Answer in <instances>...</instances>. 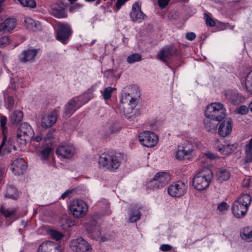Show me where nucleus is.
Here are the masks:
<instances>
[{
  "instance_id": "f257e3e1",
  "label": "nucleus",
  "mask_w": 252,
  "mask_h": 252,
  "mask_svg": "<svg viewBox=\"0 0 252 252\" xmlns=\"http://www.w3.org/2000/svg\"><path fill=\"white\" fill-rule=\"evenodd\" d=\"M213 178V172L208 168H204L193 177L192 186L198 190H203L209 186Z\"/></svg>"
},
{
  "instance_id": "f03ea898",
  "label": "nucleus",
  "mask_w": 252,
  "mask_h": 252,
  "mask_svg": "<svg viewBox=\"0 0 252 252\" xmlns=\"http://www.w3.org/2000/svg\"><path fill=\"white\" fill-rule=\"evenodd\" d=\"M121 158L116 154L112 153H102L98 159V163L100 166L106 168L110 171H115L120 166Z\"/></svg>"
},
{
  "instance_id": "7ed1b4c3",
  "label": "nucleus",
  "mask_w": 252,
  "mask_h": 252,
  "mask_svg": "<svg viewBox=\"0 0 252 252\" xmlns=\"http://www.w3.org/2000/svg\"><path fill=\"white\" fill-rule=\"evenodd\" d=\"M137 105L135 98L129 93H124L119 106L120 111L127 118H130L134 114V110Z\"/></svg>"
},
{
  "instance_id": "20e7f679",
  "label": "nucleus",
  "mask_w": 252,
  "mask_h": 252,
  "mask_svg": "<svg viewBox=\"0 0 252 252\" xmlns=\"http://www.w3.org/2000/svg\"><path fill=\"white\" fill-rule=\"evenodd\" d=\"M205 115L206 117L213 118L216 121H221L226 116L225 109L220 103H212L207 106Z\"/></svg>"
},
{
  "instance_id": "39448f33",
  "label": "nucleus",
  "mask_w": 252,
  "mask_h": 252,
  "mask_svg": "<svg viewBox=\"0 0 252 252\" xmlns=\"http://www.w3.org/2000/svg\"><path fill=\"white\" fill-rule=\"evenodd\" d=\"M170 180V176L167 172H158L153 179L147 182L146 186L153 189H158L167 185Z\"/></svg>"
},
{
  "instance_id": "423d86ee",
  "label": "nucleus",
  "mask_w": 252,
  "mask_h": 252,
  "mask_svg": "<svg viewBox=\"0 0 252 252\" xmlns=\"http://www.w3.org/2000/svg\"><path fill=\"white\" fill-rule=\"evenodd\" d=\"M69 208L72 215L76 218L83 217L88 210L87 204L81 199H76L71 201L69 204Z\"/></svg>"
},
{
  "instance_id": "0eeeda50",
  "label": "nucleus",
  "mask_w": 252,
  "mask_h": 252,
  "mask_svg": "<svg viewBox=\"0 0 252 252\" xmlns=\"http://www.w3.org/2000/svg\"><path fill=\"white\" fill-rule=\"evenodd\" d=\"M56 39L63 44H66L71 36L72 31L70 26L68 24L59 22L57 24Z\"/></svg>"
},
{
  "instance_id": "6e6552de",
  "label": "nucleus",
  "mask_w": 252,
  "mask_h": 252,
  "mask_svg": "<svg viewBox=\"0 0 252 252\" xmlns=\"http://www.w3.org/2000/svg\"><path fill=\"white\" fill-rule=\"evenodd\" d=\"M33 131L32 127L27 123H22L17 130V137L22 144H26L33 137Z\"/></svg>"
},
{
  "instance_id": "1a4fd4ad",
  "label": "nucleus",
  "mask_w": 252,
  "mask_h": 252,
  "mask_svg": "<svg viewBox=\"0 0 252 252\" xmlns=\"http://www.w3.org/2000/svg\"><path fill=\"white\" fill-rule=\"evenodd\" d=\"M187 188L186 184L181 181H178L169 186L168 193L171 196L179 197L186 193Z\"/></svg>"
},
{
  "instance_id": "9d476101",
  "label": "nucleus",
  "mask_w": 252,
  "mask_h": 252,
  "mask_svg": "<svg viewBox=\"0 0 252 252\" xmlns=\"http://www.w3.org/2000/svg\"><path fill=\"white\" fill-rule=\"evenodd\" d=\"M139 140L144 146L152 147L157 144L158 138L153 132L145 131L139 134Z\"/></svg>"
},
{
  "instance_id": "9b49d317",
  "label": "nucleus",
  "mask_w": 252,
  "mask_h": 252,
  "mask_svg": "<svg viewBox=\"0 0 252 252\" xmlns=\"http://www.w3.org/2000/svg\"><path fill=\"white\" fill-rule=\"evenodd\" d=\"M179 53L173 46L165 47L161 49L157 55V58L165 63H168V60L173 56H179Z\"/></svg>"
},
{
  "instance_id": "f8f14e48",
  "label": "nucleus",
  "mask_w": 252,
  "mask_h": 252,
  "mask_svg": "<svg viewBox=\"0 0 252 252\" xmlns=\"http://www.w3.org/2000/svg\"><path fill=\"white\" fill-rule=\"evenodd\" d=\"M70 246L76 252H88L92 249V246L81 237L71 241Z\"/></svg>"
},
{
  "instance_id": "ddd939ff",
  "label": "nucleus",
  "mask_w": 252,
  "mask_h": 252,
  "mask_svg": "<svg viewBox=\"0 0 252 252\" xmlns=\"http://www.w3.org/2000/svg\"><path fill=\"white\" fill-rule=\"evenodd\" d=\"M193 150L192 144L188 142H185L183 144L178 146L176 152V157L178 159H183L185 157L190 154Z\"/></svg>"
},
{
  "instance_id": "4468645a",
  "label": "nucleus",
  "mask_w": 252,
  "mask_h": 252,
  "mask_svg": "<svg viewBox=\"0 0 252 252\" xmlns=\"http://www.w3.org/2000/svg\"><path fill=\"white\" fill-rule=\"evenodd\" d=\"M60 109V108L58 107L50 113L45 115L42 119V126L44 127H49L53 126L56 122L57 116Z\"/></svg>"
},
{
  "instance_id": "2eb2a0df",
  "label": "nucleus",
  "mask_w": 252,
  "mask_h": 252,
  "mask_svg": "<svg viewBox=\"0 0 252 252\" xmlns=\"http://www.w3.org/2000/svg\"><path fill=\"white\" fill-rule=\"evenodd\" d=\"M27 167V163L24 158H21L14 160L11 163L10 168L15 175H20L23 174Z\"/></svg>"
},
{
  "instance_id": "dca6fc26",
  "label": "nucleus",
  "mask_w": 252,
  "mask_h": 252,
  "mask_svg": "<svg viewBox=\"0 0 252 252\" xmlns=\"http://www.w3.org/2000/svg\"><path fill=\"white\" fill-rule=\"evenodd\" d=\"M130 16L134 22H140L146 18V16L141 10L140 5L137 2L133 4Z\"/></svg>"
},
{
  "instance_id": "f3484780",
  "label": "nucleus",
  "mask_w": 252,
  "mask_h": 252,
  "mask_svg": "<svg viewBox=\"0 0 252 252\" xmlns=\"http://www.w3.org/2000/svg\"><path fill=\"white\" fill-rule=\"evenodd\" d=\"M232 128V121L230 118H227L220 125L218 132L223 137L227 136L230 134Z\"/></svg>"
},
{
  "instance_id": "a211bd4d",
  "label": "nucleus",
  "mask_w": 252,
  "mask_h": 252,
  "mask_svg": "<svg viewBox=\"0 0 252 252\" xmlns=\"http://www.w3.org/2000/svg\"><path fill=\"white\" fill-rule=\"evenodd\" d=\"M61 247L52 241H48L41 244L38 252H61Z\"/></svg>"
},
{
  "instance_id": "6ab92c4d",
  "label": "nucleus",
  "mask_w": 252,
  "mask_h": 252,
  "mask_svg": "<svg viewBox=\"0 0 252 252\" xmlns=\"http://www.w3.org/2000/svg\"><path fill=\"white\" fill-rule=\"evenodd\" d=\"M38 50L34 48H29L24 50L20 57V61L22 63L32 62L34 60L38 53Z\"/></svg>"
},
{
  "instance_id": "aec40b11",
  "label": "nucleus",
  "mask_w": 252,
  "mask_h": 252,
  "mask_svg": "<svg viewBox=\"0 0 252 252\" xmlns=\"http://www.w3.org/2000/svg\"><path fill=\"white\" fill-rule=\"evenodd\" d=\"M249 207L235 201L232 206V211L234 216L237 218L244 217Z\"/></svg>"
},
{
  "instance_id": "412c9836",
  "label": "nucleus",
  "mask_w": 252,
  "mask_h": 252,
  "mask_svg": "<svg viewBox=\"0 0 252 252\" xmlns=\"http://www.w3.org/2000/svg\"><path fill=\"white\" fill-rule=\"evenodd\" d=\"M74 153V148L68 145L60 146L56 150V154L63 158H70Z\"/></svg>"
},
{
  "instance_id": "4be33fe9",
  "label": "nucleus",
  "mask_w": 252,
  "mask_h": 252,
  "mask_svg": "<svg viewBox=\"0 0 252 252\" xmlns=\"http://www.w3.org/2000/svg\"><path fill=\"white\" fill-rule=\"evenodd\" d=\"M51 13L57 18H65L66 14L64 5L62 3H55L51 5Z\"/></svg>"
},
{
  "instance_id": "5701e85b",
  "label": "nucleus",
  "mask_w": 252,
  "mask_h": 252,
  "mask_svg": "<svg viewBox=\"0 0 252 252\" xmlns=\"http://www.w3.org/2000/svg\"><path fill=\"white\" fill-rule=\"evenodd\" d=\"M16 24L17 21L15 18H7L3 22L0 23V32H10L16 27Z\"/></svg>"
},
{
  "instance_id": "b1692460",
  "label": "nucleus",
  "mask_w": 252,
  "mask_h": 252,
  "mask_svg": "<svg viewBox=\"0 0 252 252\" xmlns=\"http://www.w3.org/2000/svg\"><path fill=\"white\" fill-rule=\"evenodd\" d=\"M87 230L92 238L99 240L102 242H104L106 240V238L101 235L100 228L99 225L89 226Z\"/></svg>"
},
{
  "instance_id": "393cba45",
  "label": "nucleus",
  "mask_w": 252,
  "mask_h": 252,
  "mask_svg": "<svg viewBox=\"0 0 252 252\" xmlns=\"http://www.w3.org/2000/svg\"><path fill=\"white\" fill-rule=\"evenodd\" d=\"M77 99V98H73L66 104L64 113L66 117H70L78 108L76 106Z\"/></svg>"
},
{
  "instance_id": "a878e982",
  "label": "nucleus",
  "mask_w": 252,
  "mask_h": 252,
  "mask_svg": "<svg viewBox=\"0 0 252 252\" xmlns=\"http://www.w3.org/2000/svg\"><path fill=\"white\" fill-rule=\"evenodd\" d=\"M24 22L26 28L31 31L35 32L40 30L41 28L38 21H35L30 17H25Z\"/></svg>"
},
{
  "instance_id": "bb28decb",
  "label": "nucleus",
  "mask_w": 252,
  "mask_h": 252,
  "mask_svg": "<svg viewBox=\"0 0 252 252\" xmlns=\"http://www.w3.org/2000/svg\"><path fill=\"white\" fill-rule=\"evenodd\" d=\"M217 122L215 120H213V118L206 117L203 121L204 128L209 132L215 131L217 127Z\"/></svg>"
},
{
  "instance_id": "cd10ccee",
  "label": "nucleus",
  "mask_w": 252,
  "mask_h": 252,
  "mask_svg": "<svg viewBox=\"0 0 252 252\" xmlns=\"http://www.w3.org/2000/svg\"><path fill=\"white\" fill-rule=\"evenodd\" d=\"M216 149L222 155H227L234 152L236 149V147L233 145L226 144L219 145L216 147Z\"/></svg>"
},
{
  "instance_id": "c85d7f7f",
  "label": "nucleus",
  "mask_w": 252,
  "mask_h": 252,
  "mask_svg": "<svg viewBox=\"0 0 252 252\" xmlns=\"http://www.w3.org/2000/svg\"><path fill=\"white\" fill-rule=\"evenodd\" d=\"M217 179L222 182L228 180L230 177V172L226 169H220L217 172Z\"/></svg>"
},
{
  "instance_id": "c756f323",
  "label": "nucleus",
  "mask_w": 252,
  "mask_h": 252,
  "mask_svg": "<svg viewBox=\"0 0 252 252\" xmlns=\"http://www.w3.org/2000/svg\"><path fill=\"white\" fill-rule=\"evenodd\" d=\"M23 118V112L20 110H16L10 117V122L14 125L18 124L22 120Z\"/></svg>"
},
{
  "instance_id": "7c9ffc66",
  "label": "nucleus",
  "mask_w": 252,
  "mask_h": 252,
  "mask_svg": "<svg viewBox=\"0 0 252 252\" xmlns=\"http://www.w3.org/2000/svg\"><path fill=\"white\" fill-rule=\"evenodd\" d=\"M141 214L137 209L132 208L129 214V220L130 222H134L139 220Z\"/></svg>"
},
{
  "instance_id": "2f4dec72",
  "label": "nucleus",
  "mask_w": 252,
  "mask_h": 252,
  "mask_svg": "<svg viewBox=\"0 0 252 252\" xmlns=\"http://www.w3.org/2000/svg\"><path fill=\"white\" fill-rule=\"evenodd\" d=\"M235 201L249 207L252 201V197L248 194H242Z\"/></svg>"
},
{
  "instance_id": "473e14b6",
  "label": "nucleus",
  "mask_w": 252,
  "mask_h": 252,
  "mask_svg": "<svg viewBox=\"0 0 252 252\" xmlns=\"http://www.w3.org/2000/svg\"><path fill=\"white\" fill-rule=\"evenodd\" d=\"M0 212L5 218H9L15 215L17 209L16 208L9 209L2 205L0 207Z\"/></svg>"
},
{
  "instance_id": "72a5a7b5",
  "label": "nucleus",
  "mask_w": 252,
  "mask_h": 252,
  "mask_svg": "<svg viewBox=\"0 0 252 252\" xmlns=\"http://www.w3.org/2000/svg\"><path fill=\"white\" fill-rule=\"evenodd\" d=\"M5 196L10 199H16L18 197V192L16 188L9 187L7 188Z\"/></svg>"
},
{
  "instance_id": "f704fd0d",
  "label": "nucleus",
  "mask_w": 252,
  "mask_h": 252,
  "mask_svg": "<svg viewBox=\"0 0 252 252\" xmlns=\"http://www.w3.org/2000/svg\"><path fill=\"white\" fill-rule=\"evenodd\" d=\"M242 238L246 240L252 241V228L246 227L243 228L241 232Z\"/></svg>"
},
{
  "instance_id": "c9c22d12",
  "label": "nucleus",
  "mask_w": 252,
  "mask_h": 252,
  "mask_svg": "<svg viewBox=\"0 0 252 252\" xmlns=\"http://www.w3.org/2000/svg\"><path fill=\"white\" fill-rule=\"evenodd\" d=\"M4 103L6 108L9 111L14 107V101L13 99L8 94H4Z\"/></svg>"
},
{
  "instance_id": "e433bc0d",
  "label": "nucleus",
  "mask_w": 252,
  "mask_h": 252,
  "mask_svg": "<svg viewBox=\"0 0 252 252\" xmlns=\"http://www.w3.org/2000/svg\"><path fill=\"white\" fill-rule=\"evenodd\" d=\"M105 133L106 134H110L115 131L119 130V127L115 125L109 124L106 125L104 127Z\"/></svg>"
},
{
  "instance_id": "4c0bfd02",
  "label": "nucleus",
  "mask_w": 252,
  "mask_h": 252,
  "mask_svg": "<svg viewBox=\"0 0 252 252\" xmlns=\"http://www.w3.org/2000/svg\"><path fill=\"white\" fill-rule=\"evenodd\" d=\"M48 233L53 239L57 241L61 240L63 237V234L58 231L54 229L50 230L48 231Z\"/></svg>"
},
{
  "instance_id": "58836bf2",
  "label": "nucleus",
  "mask_w": 252,
  "mask_h": 252,
  "mask_svg": "<svg viewBox=\"0 0 252 252\" xmlns=\"http://www.w3.org/2000/svg\"><path fill=\"white\" fill-rule=\"evenodd\" d=\"M226 97L232 103L237 102L239 98L238 94L232 91H228L226 94Z\"/></svg>"
},
{
  "instance_id": "ea45409f",
  "label": "nucleus",
  "mask_w": 252,
  "mask_h": 252,
  "mask_svg": "<svg viewBox=\"0 0 252 252\" xmlns=\"http://www.w3.org/2000/svg\"><path fill=\"white\" fill-rule=\"evenodd\" d=\"M18 1L24 6L34 8L36 5L34 0H18Z\"/></svg>"
},
{
  "instance_id": "a19ab883",
  "label": "nucleus",
  "mask_w": 252,
  "mask_h": 252,
  "mask_svg": "<svg viewBox=\"0 0 252 252\" xmlns=\"http://www.w3.org/2000/svg\"><path fill=\"white\" fill-rule=\"evenodd\" d=\"M141 59V56L138 54H133L127 58V62L129 63H132L140 61Z\"/></svg>"
},
{
  "instance_id": "79ce46f5",
  "label": "nucleus",
  "mask_w": 252,
  "mask_h": 252,
  "mask_svg": "<svg viewBox=\"0 0 252 252\" xmlns=\"http://www.w3.org/2000/svg\"><path fill=\"white\" fill-rule=\"evenodd\" d=\"M204 19L206 24L210 27H215L216 26V22L211 18V17L207 13L204 14Z\"/></svg>"
},
{
  "instance_id": "37998d69",
  "label": "nucleus",
  "mask_w": 252,
  "mask_h": 252,
  "mask_svg": "<svg viewBox=\"0 0 252 252\" xmlns=\"http://www.w3.org/2000/svg\"><path fill=\"white\" fill-rule=\"evenodd\" d=\"M10 40L8 36H3L0 38V48H3L10 44Z\"/></svg>"
},
{
  "instance_id": "c03bdc74",
  "label": "nucleus",
  "mask_w": 252,
  "mask_h": 252,
  "mask_svg": "<svg viewBox=\"0 0 252 252\" xmlns=\"http://www.w3.org/2000/svg\"><path fill=\"white\" fill-rule=\"evenodd\" d=\"M53 149L50 147H46L40 152L41 157L44 159H46L48 158L49 155L52 152Z\"/></svg>"
},
{
  "instance_id": "a18cd8bd",
  "label": "nucleus",
  "mask_w": 252,
  "mask_h": 252,
  "mask_svg": "<svg viewBox=\"0 0 252 252\" xmlns=\"http://www.w3.org/2000/svg\"><path fill=\"white\" fill-rule=\"evenodd\" d=\"M115 88H113L111 87H108L104 90L103 96L105 99H110L111 96V94L113 90H115Z\"/></svg>"
},
{
  "instance_id": "49530a36",
  "label": "nucleus",
  "mask_w": 252,
  "mask_h": 252,
  "mask_svg": "<svg viewBox=\"0 0 252 252\" xmlns=\"http://www.w3.org/2000/svg\"><path fill=\"white\" fill-rule=\"evenodd\" d=\"M246 85L247 90L252 94V78L251 77V74H249L247 76Z\"/></svg>"
},
{
  "instance_id": "de8ad7c7",
  "label": "nucleus",
  "mask_w": 252,
  "mask_h": 252,
  "mask_svg": "<svg viewBox=\"0 0 252 252\" xmlns=\"http://www.w3.org/2000/svg\"><path fill=\"white\" fill-rule=\"evenodd\" d=\"M94 96L93 90L90 89L83 94V97L86 98V101H89Z\"/></svg>"
},
{
  "instance_id": "09e8293b",
  "label": "nucleus",
  "mask_w": 252,
  "mask_h": 252,
  "mask_svg": "<svg viewBox=\"0 0 252 252\" xmlns=\"http://www.w3.org/2000/svg\"><path fill=\"white\" fill-rule=\"evenodd\" d=\"M238 113L242 115L246 114L249 112V108L245 105L239 107L237 110Z\"/></svg>"
},
{
  "instance_id": "8fccbe9b",
  "label": "nucleus",
  "mask_w": 252,
  "mask_h": 252,
  "mask_svg": "<svg viewBox=\"0 0 252 252\" xmlns=\"http://www.w3.org/2000/svg\"><path fill=\"white\" fill-rule=\"evenodd\" d=\"M229 208V205L225 202H222L218 206V209L220 211H224L227 210Z\"/></svg>"
},
{
  "instance_id": "3c124183",
  "label": "nucleus",
  "mask_w": 252,
  "mask_h": 252,
  "mask_svg": "<svg viewBox=\"0 0 252 252\" xmlns=\"http://www.w3.org/2000/svg\"><path fill=\"white\" fill-rule=\"evenodd\" d=\"M170 0H158L159 6L161 8H164L169 3Z\"/></svg>"
},
{
  "instance_id": "603ef678",
  "label": "nucleus",
  "mask_w": 252,
  "mask_h": 252,
  "mask_svg": "<svg viewBox=\"0 0 252 252\" xmlns=\"http://www.w3.org/2000/svg\"><path fill=\"white\" fill-rule=\"evenodd\" d=\"M246 157L245 158V162L246 163H249L252 161V152H245Z\"/></svg>"
},
{
  "instance_id": "864d4df0",
  "label": "nucleus",
  "mask_w": 252,
  "mask_h": 252,
  "mask_svg": "<svg viewBox=\"0 0 252 252\" xmlns=\"http://www.w3.org/2000/svg\"><path fill=\"white\" fill-rule=\"evenodd\" d=\"M73 192L74 190H67L62 194L61 198L62 199H64L66 197L70 198L72 196Z\"/></svg>"
},
{
  "instance_id": "5fc2aeb1",
  "label": "nucleus",
  "mask_w": 252,
  "mask_h": 252,
  "mask_svg": "<svg viewBox=\"0 0 252 252\" xmlns=\"http://www.w3.org/2000/svg\"><path fill=\"white\" fill-rule=\"evenodd\" d=\"M172 246L168 244H163L160 247V250L163 252H168L172 250Z\"/></svg>"
},
{
  "instance_id": "6e6d98bb",
  "label": "nucleus",
  "mask_w": 252,
  "mask_h": 252,
  "mask_svg": "<svg viewBox=\"0 0 252 252\" xmlns=\"http://www.w3.org/2000/svg\"><path fill=\"white\" fill-rule=\"evenodd\" d=\"M195 37V34L192 32H187L186 34V38L190 41L194 40Z\"/></svg>"
},
{
  "instance_id": "4d7b16f0",
  "label": "nucleus",
  "mask_w": 252,
  "mask_h": 252,
  "mask_svg": "<svg viewBox=\"0 0 252 252\" xmlns=\"http://www.w3.org/2000/svg\"><path fill=\"white\" fill-rule=\"evenodd\" d=\"M127 0H117L116 4V6L117 8V10H119L121 7L124 5Z\"/></svg>"
},
{
  "instance_id": "13d9d810",
  "label": "nucleus",
  "mask_w": 252,
  "mask_h": 252,
  "mask_svg": "<svg viewBox=\"0 0 252 252\" xmlns=\"http://www.w3.org/2000/svg\"><path fill=\"white\" fill-rule=\"evenodd\" d=\"M205 156L209 159H213L216 158V156L211 152H207L205 154Z\"/></svg>"
},
{
  "instance_id": "bf43d9fd",
  "label": "nucleus",
  "mask_w": 252,
  "mask_h": 252,
  "mask_svg": "<svg viewBox=\"0 0 252 252\" xmlns=\"http://www.w3.org/2000/svg\"><path fill=\"white\" fill-rule=\"evenodd\" d=\"M245 152H252V144L249 143L245 146Z\"/></svg>"
},
{
  "instance_id": "052dcab7",
  "label": "nucleus",
  "mask_w": 252,
  "mask_h": 252,
  "mask_svg": "<svg viewBox=\"0 0 252 252\" xmlns=\"http://www.w3.org/2000/svg\"><path fill=\"white\" fill-rule=\"evenodd\" d=\"M52 137H53L52 134V133L50 131L49 133L47 134V136H46V139H45V141L47 142L48 139L50 140L51 138H52Z\"/></svg>"
},
{
  "instance_id": "680f3d73",
  "label": "nucleus",
  "mask_w": 252,
  "mask_h": 252,
  "mask_svg": "<svg viewBox=\"0 0 252 252\" xmlns=\"http://www.w3.org/2000/svg\"><path fill=\"white\" fill-rule=\"evenodd\" d=\"M41 139L42 137L41 136V135H38L33 139L34 141H36L37 142H40L41 140Z\"/></svg>"
},
{
  "instance_id": "e2e57ef3",
  "label": "nucleus",
  "mask_w": 252,
  "mask_h": 252,
  "mask_svg": "<svg viewBox=\"0 0 252 252\" xmlns=\"http://www.w3.org/2000/svg\"><path fill=\"white\" fill-rule=\"evenodd\" d=\"M5 171V168L0 167V177H2Z\"/></svg>"
},
{
  "instance_id": "0e129e2a",
  "label": "nucleus",
  "mask_w": 252,
  "mask_h": 252,
  "mask_svg": "<svg viewBox=\"0 0 252 252\" xmlns=\"http://www.w3.org/2000/svg\"><path fill=\"white\" fill-rule=\"evenodd\" d=\"M5 0H0V12L1 11L3 3L5 1Z\"/></svg>"
},
{
  "instance_id": "69168bd1",
  "label": "nucleus",
  "mask_w": 252,
  "mask_h": 252,
  "mask_svg": "<svg viewBox=\"0 0 252 252\" xmlns=\"http://www.w3.org/2000/svg\"><path fill=\"white\" fill-rule=\"evenodd\" d=\"M10 152V150L8 149V148H5L4 149V151H3V153L4 154H8Z\"/></svg>"
},
{
  "instance_id": "338daca9",
  "label": "nucleus",
  "mask_w": 252,
  "mask_h": 252,
  "mask_svg": "<svg viewBox=\"0 0 252 252\" xmlns=\"http://www.w3.org/2000/svg\"><path fill=\"white\" fill-rule=\"evenodd\" d=\"M249 108L251 111L252 112V102L249 105Z\"/></svg>"
},
{
  "instance_id": "774afa93",
  "label": "nucleus",
  "mask_w": 252,
  "mask_h": 252,
  "mask_svg": "<svg viewBox=\"0 0 252 252\" xmlns=\"http://www.w3.org/2000/svg\"><path fill=\"white\" fill-rule=\"evenodd\" d=\"M249 142L252 144V138L250 140Z\"/></svg>"
}]
</instances>
